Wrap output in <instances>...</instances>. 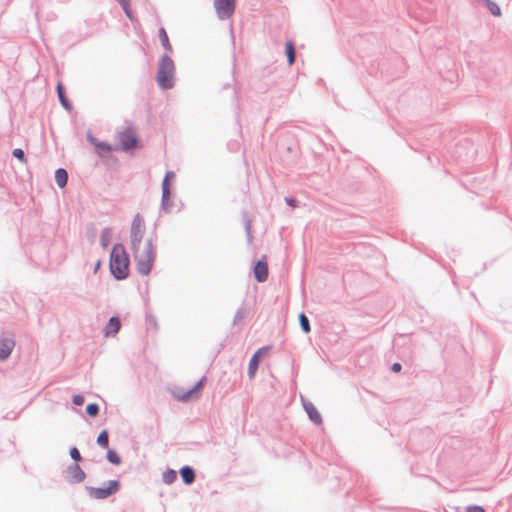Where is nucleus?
I'll use <instances>...</instances> for the list:
<instances>
[{"label":"nucleus","instance_id":"obj_1","mask_svg":"<svg viewBox=\"0 0 512 512\" xmlns=\"http://www.w3.org/2000/svg\"><path fill=\"white\" fill-rule=\"evenodd\" d=\"M130 258L122 243H116L110 252L109 269L111 275L118 281L129 276Z\"/></svg>","mask_w":512,"mask_h":512},{"label":"nucleus","instance_id":"obj_2","mask_svg":"<svg viewBox=\"0 0 512 512\" xmlns=\"http://www.w3.org/2000/svg\"><path fill=\"white\" fill-rule=\"evenodd\" d=\"M174 72V61L166 53L159 60L156 76V81L161 89L168 90L174 87Z\"/></svg>","mask_w":512,"mask_h":512},{"label":"nucleus","instance_id":"obj_3","mask_svg":"<svg viewBox=\"0 0 512 512\" xmlns=\"http://www.w3.org/2000/svg\"><path fill=\"white\" fill-rule=\"evenodd\" d=\"M134 258L137 272L144 276L149 275L156 258L155 248L151 238L146 240L142 253H139V251L134 253Z\"/></svg>","mask_w":512,"mask_h":512},{"label":"nucleus","instance_id":"obj_4","mask_svg":"<svg viewBox=\"0 0 512 512\" xmlns=\"http://www.w3.org/2000/svg\"><path fill=\"white\" fill-rule=\"evenodd\" d=\"M120 487L121 483L119 480H109L105 487L87 486L86 491L89 497L97 500H104L116 494L120 490Z\"/></svg>","mask_w":512,"mask_h":512},{"label":"nucleus","instance_id":"obj_5","mask_svg":"<svg viewBox=\"0 0 512 512\" xmlns=\"http://www.w3.org/2000/svg\"><path fill=\"white\" fill-rule=\"evenodd\" d=\"M131 250L137 253L144 235V220L140 214H136L131 224Z\"/></svg>","mask_w":512,"mask_h":512},{"label":"nucleus","instance_id":"obj_6","mask_svg":"<svg viewBox=\"0 0 512 512\" xmlns=\"http://www.w3.org/2000/svg\"><path fill=\"white\" fill-rule=\"evenodd\" d=\"M120 146L114 148L115 151L129 152L135 149L138 145L139 139L131 127H127L124 131L117 134Z\"/></svg>","mask_w":512,"mask_h":512},{"label":"nucleus","instance_id":"obj_7","mask_svg":"<svg viewBox=\"0 0 512 512\" xmlns=\"http://www.w3.org/2000/svg\"><path fill=\"white\" fill-rule=\"evenodd\" d=\"M214 7L218 18L226 20L234 14L236 0H214Z\"/></svg>","mask_w":512,"mask_h":512},{"label":"nucleus","instance_id":"obj_8","mask_svg":"<svg viewBox=\"0 0 512 512\" xmlns=\"http://www.w3.org/2000/svg\"><path fill=\"white\" fill-rule=\"evenodd\" d=\"M271 349V346H263L255 351L249 360L248 364V376L250 379L255 377V374L259 368L261 358Z\"/></svg>","mask_w":512,"mask_h":512},{"label":"nucleus","instance_id":"obj_9","mask_svg":"<svg viewBox=\"0 0 512 512\" xmlns=\"http://www.w3.org/2000/svg\"><path fill=\"white\" fill-rule=\"evenodd\" d=\"M253 275L255 280L259 283H263L268 279L269 271L265 256L254 263Z\"/></svg>","mask_w":512,"mask_h":512},{"label":"nucleus","instance_id":"obj_10","mask_svg":"<svg viewBox=\"0 0 512 512\" xmlns=\"http://www.w3.org/2000/svg\"><path fill=\"white\" fill-rule=\"evenodd\" d=\"M68 482L70 484H78L85 480L86 473L79 466V464H71L67 467Z\"/></svg>","mask_w":512,"mask_h":512},{"label":"nucleus","instance_id":"obj_11","mask_svg":"<svg viewBox=\"0 0 512 512\" xmlns=\"http://www.w3.org/2000/svg\"><path fill=\"white\" fill-rule=\"evenodd\" d=\"M206 381V377H201L193 387L188 389L187 391L183 392L182 394H174V397L182 402H187L190 399L193 398L194 394L198 393L204 386V383Z\"/></svg>","mask_w":512,"mask_h":512},{"label":"nucleus","instance_id":"obj_12","mask_svg":"<svg viewBox=\"0 0 512 512\" xmlns=\"http://www.w3.org/2000/svg\"><path fill=\"white\" fill-rule=\"evenodd\" d=\"M15 347V340L12 337L0 338V362L7 360Z\"/></svg>","mask_w":512,"mask_h":512},{"label":"nucleus","instance_id":"obj_13","mask_svg":"<svg viewBox=\"0 0 512 512\" xmlns=\"http://www.w3.org/2000/svg\"><path fill=\"white\" fill-rule=\"evenodd\" d=\"M303 408L305 412L307 413L309 419L311 422H313L316 425L322 424V417L314 404L308 400H305L303 397L301 398Z\"/></svg>","mask_w":512,"mask_h":512},{"label":"nucleus","instance_id":"obj_14","mask_svg":"<svg viewBox=\"0 0 512 512\" xmlns=\"http://www.w3.org/2000/svg\"><path fill=\"white\" fill-rule=\"evenodd\" d=\"M121 328V319L119 316L115 315L110 317L108 323L103 329V333L106 337L115 336Z\"/></svg>","mask_w":512,"mask_h":512},{"label":"nucleus","instance_id":"obj_15","mask_svg":"<svg viewBox=\"0 0 512 512\" xmlns=\"http://www.w3.org/2000/svg\"><path fill=\"white\" fill-rule=\"evenodd\" d=\"M87 141L97 149L100 155L102 153H109L114 150V148L109 143L98 140L90 132L87 133Z\"/></svg>","mask_w":512,"mask_h":512},{"label":"nucleus","instance_id":"obj_16","mask_svg":"<svg viewBox=\"0 0 512 512\" xmlns=\"http://www.w3.org/2000/svg\"><path fill=\"white\" fill-rule=\"evenodd\" d=\"M162 196H161V204L160 209L165 213H169L172 203H171V189L167 187V184L161 185Z\"/></svg>","mask_w":512,"mask_h":512},{"label":"nucleus","instance_id":"obj_17","mask_svg":"<svg viewBox=\"0 0 512 512\" xmlns=\"http://www.w3.org/2000/svg\"><path fill=\"white\" fill-rule=\"evenodd\" d=\"M179 474L185 485H191L195 482L196 473L192 466L184 465L180 468Z\"/></svg>","mask_w":512,"mask_h":512},{"label":"nucleus","instance_id":"obj_18","mask_svg":"<svg viewBox=\"0 0 512 512\" xmlns=\"http://www.w3.org/2000/svg\"><path fill=\"white\" fill-rule=\"evenodd\" d=\"M56 92H57L58 100H59L60 104L62 105V107L67 111H71L73 109V105L70 102V100L67 98L65 88L61 82L57 83Z\"/></svg>","mask_w":512,"mask_h":512},{"label":"nucleus","instance_id":"obj_19","mask_svg":"<svg viewBox=\"0 0 512 512\" xmlns=\"http://www.w3.org/2000/svg\"><path fill=\"white\" fill-rule=\"evenodd\" d=\"M285 54L289 66H292L296 60V48L292 41H287L285 44Z\"/></svg>","mask_w":512,"mask_h":512},{"label":"nucleus","instance_id":"obj_20","mask_svg":"<svg viewBox=\"0 0 512 512\" xmlns=\"http://www.w3.org/2000/svg\"><path fill=\"white\" fill-rule=\"evenodd\" d=\"M68 172L64 168H58L55 171V181L60 188H64L68 182Z\"/></svg>","mask_w":512,"mask_h":512},{"label":"nucleus","instance_id":"obj_21","mask_svg":"<svg viewBox=\"0 0 512 512\" xmlns=\"http://www.w3.org/2000/svg\"><path fill=\"white\" fill-rule=\"evenodd\" d=\"M112 239V229L110 227H105L101 231L100 236V244L103 249H106Z\"/></svg>","mask_w":512,"mask_h":512},{"label":"nucleus","instance_id":"obj_22","mask_svg":"<svg viewBox=\"0 0 512 512\" xmlns=\"http://www.w3.org/2000/svg\"><path fill=\"white\" fill-rule=\"evenodd\" d=\"M159 39H160V42L162 44V46L164 47V49L167 51V52H172V46H171V43L169 41V37H168V34L165 30V28L161 27L159 29Z\"/></svg>","mask_w":512,"mask_h":512},{"label":"nucleus","instance_id":"obj_23","mask_svg":"<svg viewBox=\"0 0 512 512\" xmlns=\"http://www.w3.org/2000/svg\"><path fill=\"white\" fill-rule=\"evenodd\" d=\"M243 216V222H244V228H245V232H246V235H247V240H248V243H251L252 242V221L251 219L249 218V215L246 211L243 212L242 214Z\"/></svg>","mask_w":512,"mask_h":512},{"label":"nucleus","instance_id":"obj_24","mask_svg":"<svg viewBox=\"0 0 512 512\" xmlns=\"http://www.w3.org/2000/svg\"><path fill=\"white\" fill-rule=\"evenodd\" d=\"M96 443L101 448H108V446H109V432H108V430L104 429V430H102L99 433V435L97 436Z\"/></svg>","mask_w":512,"mask_h":512},{"label":"nucleus","instance_id":"obj_25","mask_svg":"<svg viewBox=\"0 0 512 512\" xmlns=\"http://www.w3.org/2000/svg\"><path fill=\"white\" fill-rule=\"evenodd\" d=\"M177 479V472L174 469L168 468L166 471L162 474V481L165 484H172Z\"/></svg>","mask_w":512,"mask_h":512},{"label":"nucleus","instance_id":"obj_26","mask_svg":"<svg viewBox=\"0 0 512 512\" xmlns=\"http://www.w3.org/2000/svg\"><path fill=\"white\" fill-rule=\"evenodd\" d=\"M485 5H486V8L490 11V13L493 15V16H501V9L499 7V5L492 1V0H482Z\"/></svg>","mask_w":512,"mask_h":512},{"label":"nucleus","instance_id":"obj_27","mask_svg":"<svg viewBox=\"0 0 512 512\" xmlns=\"http://www.w3.org/2000/svg\"><path fill=\"white\" fill-rule=\"evenodd\" d=\"M106 459L109 463L113 465L121 464V457L114 449H108L106 453Z\"/></svg>","mask_w":512,"mask_h":512},{"label":"nucleus","instance_id":"obj_28","mask_svg":"<svg viewBox=\"0 0 512 512\" xmlns=\"http://www.w3.org/2000/svg\"><path fill=\"white\" fill-rule=\"evenodd\" d=\"M299 324L304 333H309L311 331L309 318L306 316L304 312H301L298 316Z\"/></svg>","mask_w":512,"mask_h":512},{"label":"nucleus","instance_id":"obj_29","mask_svg":"<svg viewBox=\"0 0 512 512\" xmlns=\"http://www.w3.org/2000/svg\"><path fill=\"white\" fill-rule=\"evenodd\" d=\"M99 405L97 403H89L86 406V414L90 417H96L99 414Z\"/></svg>","mask_w":512,"mask_h":512},{"label":"nucleus","instance_id":"obj_30","mask_svg":"<svg viewBox=\"0 0 512 512\" xmlns=\"http://www.w3.org/2000/svg\"><path fill=\"white\" fill-rule=\"evenodd\" d=\"M69 454H70V457L74 460V462H75L74 464H78L79 462H81L83 460L79 449L75 446H73L69 449Z\"/></svg>","mask_w":512,"mask_h":512},{"label":"nucleus","instance_id":"obj_31","mask_svg":"<svg viewBox=\"0 0 512 512\" xmlns=\"http://www.w3.org/2000/svg\"><path fill=\"white\" fill-rule=\"evenodd\" d=\"M12 156L15 157L17 160H19L23 164H25L27 162L25 152L21 148L13 149Z\"/></svg>","mask_w":512,"mask_h":512},{"label":"nucleus","instance_id":"obj_32","mask_svg":"<svg viewBox=\"0 0 512 512\" xmlns=\"http://www.w3.org/2000/svg\"><path fill=\"white\" fill-rule=\"evenodd\" d=\"M72 403L76 406H80L84 403V396L81 394H75L72 397Z\"/></svg>","mask_w":512,"mask_h":512},{"label":"nucleus","instance_id":"obj_33","mask_svg":"<svg viewBox=\"0 0 512 512\" xmlns=\"http://www.w3.org/2000/svg\"><path fill=\"white\" fill-rule=\"evenodd\" d=\"M174 177V172L167 171L161 185L167 184V187L171 189L170 178Z\"/></svg>","mask_w":512,"mask_h":512},{"label":"nucleus","instance_id":"obj_34","mask_svg":"<svg viewBox=\"0 0 512 512\" xmlns=\"http://www.w3.org/2000/svg\"><path fill=\"white\" fill-rule=\"evenodd\" d=\"M244 318V312L241 308H239L235 315H234V318H233V323L234 324H237L238 322H240L242 319Z\"/></svg>","mask_w":512,"mask_h":512},{"label":"nucleus","instance_id":"obj_35","mask_svg":"<svg viewBox=\"0 0 512 512\" xmlns=\"http://www.w3.org/2000/svg\"><path fill=\"white\" fill-rule=\"evenodd\" d=\"M466 512H486L485 509L480 505H469L466 508Z\"/></svg>","mask_w":512,"mask_h":512},{"label":"nucleus","instance_id":"obj_36","mask_svg":"<svg viewBox=\"0 0 512 512\" xmlns=\"http://www.w3.org/2000/svg\"><path fill=\"white\" fill-rule=\"evenodd\" d=\"M285 202L288 206H291V207H296L297 203H298L297 200L292 197H286Z\"/></svg>","mask_w":512,"mask_h":512},{"label":"nucleus","instance_id":"obj_37","mask_svg":"<svg viewBox=\"0 0 512 512\" xmlns=\"http://www.w3.org/2000/svg\"><path fill=\"white\" fill-rule=\"evenodd\" d=\"M146 321H147L149 324L153 325L154 327H156V326H157V320H156V318H155L153 315H147V316H146Z\"/></svg>","mask_w":512,"mask_h":512},{"label":"nucleus","instance_id":"obj_38","mask_svg":"<svg viewBox=\"0 0 512 512\" xmlns=\"http://www.w3.org/2000/svg\"><path fill=\"white\" fill-rule=\"evenodd\" d=\"M122 9H123V11H124L125 15H126L130 20H132V19H133V15H132V10H131V8H130V5L125 6V8H122Z\"/></svg>","mask_w":512,"mask_h":512},{"label":"nucleus","instance_id":"obj_39","mask_svg":"<svg viewBox=\"0 0 512 512\" xmlns=\"http://www.w3.org/2000/svg\"><path fill=\"white\" fill-rule=\"evenodd\" d=\"M401 369H402V365L400 363H398V362L393 363L392 366H391V370L393 372H395V373L400 372Z\"/></svg>","mask_w":512,"mask_h":512},{"label":"nucleus","instance_id":"obj_40","mask_svg":"<svg viewBox=\"0 0 512 512\" xmlns=\"http://www.w3.org/2000/svg\"><path fill=\"white\" fill-rule=\"evenodd\" d=\"M122 8H125V6L130 5V0H116Z\"/></svg>","mask_w":512,"mask_h":512},{"label":"nucleus","instance_id":"obj_41","mask_svg":"<svg viewBox=\"0 0 512 512\" xmlns=\"http://www.w3.org/2000/svg\"><path fill=\"white\" fill-rule=\"evenodd\" d=\"M101 260H98L96 263H95V266H94V269H93V272L96 274L98 272V270L100 269L101 267Z\"/></svg>","mask_w":512,"mask_h":512}]
</instances>
